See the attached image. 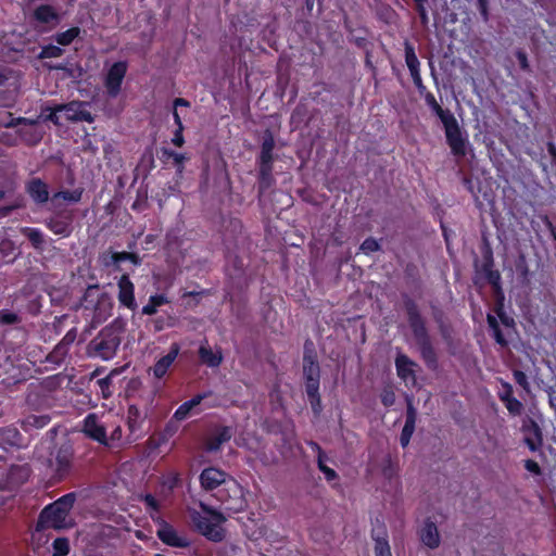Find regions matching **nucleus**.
Returning a JSON list of instances; mask_svg holds the SVG:
<instances>
[{"mask_svg":"<svg viewBox=\"0 0 556 556\" xmlns=\"http://www.w3.org/2000/svg\"><path fill=\"white\" fill-rule=\"evenodd\" d=\"M122 326L115 320L104 327L89 343V354L103 361L112 359L121 344Z\"/></svg>","mask_w":556,"mask_h":556,"instance_id":"nucleus-1","label":"nucleus"},{"mask_svg":"<svg viewBox=\"0 0 556 556\" xmlns=\"http://www.w3.org/2000/svg\"><path fill=\"white\" fill-rule=\"evenodd\" d=\"M75 498L76 496L74 493H67L52 504L46 506L40 513L37 528H67L70 526L67 522V517L74 506Z\"/></svg>","mask_w":556,"mask_h":556,"instance_id":"nucleus-2","label":"nucleus"},{"mask_svg":"<svg viewBox=\"0 0 556 556\" xmlns=\"http://www.w3.org/2000/svg\"><path fill=\"white\" fill-rule=\"evenodd\" d=\"M204 514L193 511L191 519L197 530L206 539L220 542L225 538V530L222 525L226 521V517L211 507L201 504Z\"/></svg>","mask_w":556,"mask_h":556,"instance_id":"nucleus-3","label":"nucleus"},{"mask_svg":"<svg viewBox=\"0 0 556 556\" xmlns=\"http://www.w3.org/2000/svg\"><path fill=\"white\" fill-rule=\"evenodd\" d=\"M85 308L93 306V320L96 323L104 321L112 312V300L106 293H99L97 287H89L84 299Z\"/></svg>","mask_w":556,"mask_h":556,"instance_id":"nucleus-4","label":"nucleus"},{"mask_svg":"<svg viewBox=\"0 0 556 556\" xmlns=\"http://www.w3.org/2000/svg\"><path fill=\"white\" fill-rule=\"evenodd\" d=\"M73 452L71 446L62 445L48 459V467L51 470L53 478L62 480L65 478L72 468Z\"/></svg>","mask_w":556,"mask_h":556,"instance_id":"nucleus-5","label":"nucleus"},{"mask_svg":"<svg viewBox=\"0 0 556 556\" xmlns=\"http://www.w3.org/2000/svg\"><path fill=\"white\" fill-rule=\"evenodd\" d=\"M218 500L224 504L225 509L231 513H239L245 509L243 488L236 481H231L226 489L219 491Z\"/></svg>","mask_w":556,"mask_h":556,"instance_id":"nucleus-6","label":"nucleus"},{"mask_svg":"<svg viewBox=\"0 0 556 556\" xmlns=\"http://www.w3.org/2000/svg\"><path fill=\"white\" fill-rule=\"evenodd\" d=\"M442 124L445 129L446 141L454 155L464 156L466 154V142L462 136L458 123L455 116L447 115L443 118Z\"/></svg>","mask_w":556,"mask_h":556,"instance_id":"nucleus-7","label":"nucleus"},{"mask_svg":"<svg viewBox=\"0 0 556 556\" xmlns=\"http://www.w3.org/2000/svg\"><path fill=\"white\" fill-rule=\"evenodd\" d=\"M74 215L72 211H58L47 218L45 224L54 235L70 237L73 231Z\"/></svg>","mask_w":556,"mask_h":556,"instance_id":"nucleus-8","label":"nucleus"},{"mask_svg":"<svg viewBox=\"0 0 556 556\" xmlns=\"http://www.w3.org/2000/svg\"><path fill=\"white\" fill-rule=\"evenodd\" d=\"M275 148L274 136L270 131H266L263 137L260 154V176L262 180L267 181L271 178L273 169V151Z\"/></svg>","mask_w":556,"mask_h":556,"instance_id":"nucleus-9","label":"nucleus"},{"mask_svg":"<svg viewBox=\"0 0 556 556\" xmlns=\"http://www.w3.org/2000/svg\"><path fill=\"white\" fill-rule=\"evenodd\" d=\"M157 538L166 545L173 547H188L190 545V541L187 536L180 535L169 523L164 521L161 518H157Z\"/></svg>","mask_w":556,"mask_h":556,"instance_id":"nucleus-10","label":"nucleus"},{"mask_svg":"<svg viewBox=\"0 0 556 556\" xmlns=\"http://www.w3.org/2000/svg\"><path fill=\"white\" fill-rule=\"evenodd\" d=\"M89 104L83 101H72L67 104H59L58 110L63 111L65 119L73 123L87 122L92 123L93 116L87 110Z\"/></svg>","mask_w":556,"mask_h":556,"instance_id":"nucleus-11","label":"nucleus"},{"mask_svg":"<svg viewBox=\"0 0 556 556\" xmlns=\"http://www.w3.org/2000/svg\"><path fill=\"white\" fill-rule=\"evenodd\" d=\"M405 308L416 342L419 343L430 340L416 303L412 300H407L405 301Z\"/></svg>","mask_w":556,"mask_h":556,"instance_id":"nucleus-12","label":"nucleus"},{"mask_svg":"<svg viewBox=\"0 0 556 556\" xmlns=\"http://www.w3.org/2000/svg\"><path fill=\"white\" fill-rule=\"evenodd\" d=\"M126 72L125 62H116L110 67L105 77V87L110 97L115 98L119 93Z\"/></svg>","mask_w":556,"mask_h":556,"instance_id":"nucleus-13","label":"nucleus"},{"mask_svg":"<svg viewBox=\"0 0 556 556\" xmlns=\"http://www.w3.org/2000/svg\"><path fill=\"white\" fill-rule=\"evenodd\" d=\"M303 372L305 377V389L311 393H314L316 390H319V365L315 361L314 356L304 354L303 357Z\"/></svg>","mask_w":556,"mask_h":556,"instance_id":"nucleus-14","label":"nucleus"},{"mask_svg":"<svg viewBox=\"0 0 556 556\" xmlns=\"http://www.w3.org/2000/svg\"><path fill=\"white\" fill-rule=\"evenodd\" d=\"M29 470L24 466L12 467L7 476L0 479V489L7 491H13L18 485L23 484L28 480Z\"/></svg>","mask_w":556,"mask_h":556,"instance_id":"nucleus-15","label":"nucleus"},{"mask_svg":"<svg viewBox=\"0 0 556 556\" xmlns=\"http://www.w3.org/2000/svg\"><path fill=\"white\" fill-rule=\"evenodd\" d=\"M84 432L99 443L109 445L105 428L94 414H90L85 418Z\"/></svg>","mask_w":556,"mask_h":556,"instance_id":"nucleus-16","label":"nucleus"},{"mask_svg":"<svg viewBox=\"0 0 556 556\" xmlns=\"http://www.w3.org/2000/svg\"><path fill=\"white\" fill-rule=\"evenodd\" d=\"M395 367L397 376L405 382L406 386H414L416 383V364L413 361H410L406 355L399 354L396 356Z\"/></svg>","mask_w":556,"mask_h":556,"instance_id":"nucleus-17","label":"nucleus"},{"mask_svg":"<svg viewBox=\"0 0 556 556\" xmlns=\"http://www.w3.org/2000/svg\"><path fill=\"white\" fill-rule=\"evenodd\" d=\"M180 352V346L178 343H173L169 348V351L166 355L162 356L155 365L150 368V371L153 374V376L157 379L163 378L169 367L173 365L175 359L177 358L178 354Z\"/></svg>","mask_w":556,"mask_h":556,"instance_id":"nucleus-18","label":"nucleus"},{"mask_svg":"<svg viewBox=\"0 0 556 556\" xmlns=\"http://www.w3.org/2000/svg\"><path fill=\"white\" fill-rule=\"evenodd\" d=\"M118 301L122 305L126 306L129 309H135L137 307L135 300V287L130 281L128 275H123L118 280Z\"/></svg>","mask_w":556,"mask_h":556,"instance_id":"nucleus-19","label":"nucleus"},{"mask_svg":"<svg viewBox=\"0 0 556 556\" xmlns=\"http://www.w3.org/2000/svg\"><path fill=\"white\" fill-rule=\"evenodd\" d=\"M226 473L215 467L204 469L200 475V482L203 489L212 491L226 482Z\"/></svg>","mask_w":556,"mask_h":556,"instance_id":"nucleus-20","label":"nucleus"},{"mask_svg":"<svg viewBox=\"0 0 556 556\" xmlns=\"http://www.w3.org/2000/svg\"><path fill=\"white\" fill-rule=\"evenodd\" d=\"M419 538L422 544L431 549L439 547L441 542L438 527L430 519L424 522V526L419 530Z\"/></svg>","mask_w":556,"mask_h":556,"instance_id":"nucleus-21","label":"nucleus"},{"mask_svg":"<svg viewBox=\"0 0 556 556\" xmlns=\"http://www.w3.org/2000/svg\"><path fill=\"white\" fill-rule=\"evenodd\" d=\"M198 353L201 362L208 367H218L223 362L222 350L219 348L212 349L207 341L201 343Z\"/></svg>","mask_w":556,"mask_h":556,"instance_id":"nucleus-22","label":"nucleus"},{"mask_svg":"<svg viewBox=\"0 0 556 556\" xmlns=\"http://www.w3.org/2000/svg\"><path fill=\"white\" fill-rule=\"evenodd\" d=\"M416 419H417V412L412 403H408L407 409H406V418H405V425L402 429V433L400 437V443L402 447H406L409 444L410 438L415 431L416 427Z\"/></svg>","mask_w":556,"mask_h":556,"instance_id":"nucleus-23","label":"nucleus"},{"mask_svg":"<svg viewBox=\"0 0 556 556\" xmlns=\"http://www.w3.org/2000/svg\"><path fill=\"white\" fill-rule=\"evenodd\" d=\"M26 191L37 204L47 203L49 200L48 186L40 178L31 179L26 186Z\"/></svg>","mask_w":556,"mask_h":556,"instance_id":"nucleus-24","label":"nucleus"},{"mask_svg":"<svg viewBox=\"0 0 556 556\" xmlns=\"http://www.w3.org/2000/svg\"><path fill=\"white\" fill-rule=\"evenodd\" d=\"M232 437V431L229 427H222L217 429L205 443V450L207 452H217L220 446L228 442Z\"/></svg>","mask_w":556,"mask_h":556,"instance_id":"nucleus-25","label":"nucleus"},{"mask_svg":"<svg viewBox=\"0 0 556 556\" xmlns=\"http://www.w3.org/2000/svg\"><path fill=\"white\" fill-rule=\"evenodd\" d=\"M34 18L40 24L56 25L60 21L58 12L52 5L41 4L34 10Z\"/></svg>","mask_w":556,"mask_h":556,"instance_id":"nucleus-26","label":"nucleus"},{"mask_svg":"<svg viewBox=\"0 0 556 556\" xmlns=\"http://www.w3.org/2000/svg\"><path fill=\"white\" fill-rule=\"evenodd\" d=\"M527 435L525 442L531 451H536L542 445V431L534 420H530L525 427Z\"/></svg>","mask_w":556,"mask_h":556,"instance_id":"nucleus-27","label":"nucleus"},{"mask_svg":"<svg viewBox=\"0 0 556 556\" xmlns=\"http://www.w3.org/2000/svg\"><path fill=\"white\" fill-rule=\"evenodd\" d=\"M83 195V189H75V190H64L55 192L50 202L53 210H59L60 207V201H67L71 203H77L81 200Z\"/></svg>","mask_w":556,"mask_h":556,"instance_id":"nucleus-28","label":"nucleus"},{"mask_svg":"<svg viewBox=\"0 0 556 556\" xmlns=\"http://www.w3.org/2000/svg\"><path fill=\"white\" fill-rule=\"evenodd\" d=\"M206 397V393H203V394H198L195 395L194 397H192L191 400L182 403L175 412L174 414V418L176 420H184L186 419L191 409L195 406H198L204 399Z\"/></svg>","mask_w":556,"mask_h":556,"instance_id":"nucleus-29","label":"nucleus"},{"mask_svg":"<svg viewBox=\"0 0 556 556\" xmlns=\"http://www.w3.org/2000/svg\"><path fill=\"white\" fill-rule=\"evenodd\" d=\"M21 232L25 237L28 238V240L30 241L31 245L36 250L43 251L46 240H45V235L42 233V231L40 229L31 228V227H23V228H21Z\"/></svg>","mask_w":556,"mask_h":556,"instance_id":"nucleus-30","label":"nucleus"},{"mask_svg":"<svg viewBox=\"0 0 556 556\" xmlns=\"http://www.w3.org/2000/svg\"><path fill=\"white\" fill-rule=\"evenodd\" d=\"M311 446L318 454V456H317V465H318L319 470L325 475V478L328 481L334 480L338 477V475H337V472L332 468L328 467L325 464L326 455L323 452V450L320 448V446L317 443H315V442H312Z\"/></svg>","mask_w":556,"mask_h":556,"instance_id":"nucleus-31","label":"nucleus"},{"mask_svg":"<svg viewBox=\"0 0 556 556\" xmlns=\"http://www.w3.org/2000/svg\"><path fill=\"white\" fill-rule=\"evenodd\" d=\"M49 422L50 417L48 415H29L21 421V426L25 431H29L31 429H41Z\"/></svg>","mask_w":556,"mask_h":556,"instance_id":"nucleus-32","label":"nucleus"},{"mask_svg":"<svg viewBox=\"0 0 556 556\" xmlns=\"http://www.w3.org/2000/svg\"><path fill=\"white\" fill-rule=\"evenodd\" d=\"M79 27H72L65 31L58 33L54 39L61 46H68L79 36Z\"/></svg>","mask_w":556,"mask_h":556,"instance_id":"nucleus-33","label":"nucleus"},{"mask_svg":"<svg viewBox=\"0 0 556 556\" xmlns=\"http://www.w3.org/2000/svg\"><path fill=\"white\" fill-rule=\"evenodd\" d=\"M405 62L410 74L419 72V60L415 53L414 47L409 43L405 45Z\"/></svg>","mask_w":556,"mask_h":556,"instance_id":"nucleus-34","label":"nucleus"},{"mask_svg":"<svg viewBox=\"0 0 556 556\" xmlns=\"http://www.w3.org/2000/svg\"><path fill=\"white\" fill-rule=\"evenodd\" d=\"M166 296L162 294H156L150 296L149 303L142 307V314L144 315H153L156 313L157 307L167 303Z\"/></svg>","mask_w":556,"mask_h":556,"instance_id":"nucleus-35","label":"nucleus"},{"mask_svg":"<svg viewBox=\"0 0 556 556\" xmlns=\"http://www.w3.org/2000/svg\"><path fill=\"white\" fill-rule=\"evenodd\" d=\"M417 344L419 346L421 356L427 362V364L434 366L435 363H437V357H435V352H434V350H433V348L431 345L430 340H427V341H424V342H419Z\"/></svg>","mask_w":556,"mask_h":556,"instance_id":"nucleus-36","label":"nucleus"},{"mask_svg":"<svg viewBox=\"0 0 556 556\" xmlns=\"http://www.w3.org/2000/svg\"><path fill=\"white\" fill-rule=\"evenodd\" d=\"M143 503H144L146 509L150 514L151 518L155 522H157V518H160L157 515L159 510H160V504H159L157 500L153 495L147 494L143 497Z\"/></svg>","mask_w":556,"mask_h":556,"instance_id":"nucleus-37","label":"nucleus"},{"mask_svg":"<svg viewBox=\"0 0 556 556\" xmlns=\"http://www.w3.org/2000/svg\"><path fill=\"white\" fill-rule=\"evenodd\" d=\"M425 99H426L427 104L438 115L440 121H442L443 118H446L447 115H452V113L448 110H443L440 106V104L437 102V100L432 93H428Z\"/></svg>","mask_w":556,"mask_h":556,"instance_id":"nucleus-38","label":"nucleus"},{"mask_svg":"<svg viewBox=\"0 0 556 556\" xmlns=\"http://www.w3.org/2000/svg\"><path fill=\"white\" fill-rule=\"evenodd\" d=\"M64 50L58 46L49 45L41 49L38 54V59H52L60 58L63 54Z\"/></svg>","mask_w":556,"mask_h":556,"instance_id":"nucleus-39","label":"nucleus"},{"mask_svg":"<svg viewBox=\"0 0 556 556\" xmlns=\"http://www.w3.org/2000/svg\"><path fill=\"white\" fill-rule=\"evenodd\" d=\"M53 556H66L70 552V543L65 538H58L53 541Z\"/></svg>","mask_w":556,"mask_h":556,"instance_id":"nucleus-40","label":"nucleus"},{"mask_svg":"<svg viewBox=\"0 0 556 556\" xmlns=\"http://www.w3.org/2000/svg\"><path fill=\"white\" fill-rule=\"evenodd\" d=\"M375 542L376 556H392L390 545L384 538H377Z\"/></svg>","mask_w":556,"mask_h":556,"instance_id":"nucleus-41","label":"nucleus"},{"mask_svg":"<svg viewBox=\"0 0 556 556\" xmlns=\"http://www.w3.org/2000/svg\"><path fill=\"white\" fill-rule=\"evenodd\" d=\"M3 440L10 445H16L20 440V432L15 428H3L0 430Z\"/></svg>","mask_w":556,"mask_h":556,"instance_id":"nucleus-42","label":"nucleus"},{"mask_svg":"<svg viewBox=\"0 0 556 556\" xmlns=\"http://www.w3.org/2000/svg\"><path fill=\"white\" fill-rule=\"evenodd\" d=\"M504 404H505V407L507 408V410L509 412V414H511L514 416L520 415L523 410L522 403L515 396L505 401Z\"/></svg>","mask_w":556,"mask_h":556,"instance_id":"nucleus-43","label":"nucleus"},{"mask_svg":"<svg viewBox=\"0 0 556 556\" xmlns=\"http://www.w3.org/2000/svg\"><path fill=\"white\" fill-rule=\"evenodd\" d=\"M67 350L59 343L53 351L49 354L48 359L53 363H60L67 354Z\"/></svg>","mask_w":556,"mask_h":556,"instance_id":"nucleus-44","label":"nucleus"},{"mask_svg":"<svg viewBox=\"0 0 556 556\" xmlns=\"http://www.w3.org/2000/svg\"><path fill=\"white\" fill-rule=\"evenodd\" d=\"M361 250L365 254H370L372 252H376V251L380 250V244L378 243V241L376 239L367 238L361 244Z\"/></svg>","mask_w":556,"mask_h":556,"instance_id":"nucleus-45","label":"nucleus"},{"mask_svg":"<svg viewBox=\"0 0 556 556\" xmlns=\"http://www.w3.org/2000/svg\"><path fill=\"white\" fill-rule=\"evenodd\" d=\"M502 390L498 392L500 400L504 403L505 401L514 397L513 386L506 381L501 380Z\"/></svg>","mask_w":556,"mask_h":556,"instance_id":"nucleus-46","label":"nucleus"},{"mask_svg":"<svg viewBox=\"0 0 556 556\" xmlns=\"http://www.w3.org/2000/svg\"><path fill=\"white\" fill-rule=\"evenodd\" d=\"M129 255V252H113L110 256V262H106L105 264L118 266L121 263L128 261Z\"/></svg>","mask_w":556,"mask_h":556,"instance_id":"nucleus-47","label":"nucleus"},{"mask_svg":"<svg viewBox=\"0 0 556 556\" xmlns=\"http://www.w3.org/2000/svg\"><path fill=\"white\" fill-rule=\"evenodd\" d=\"M180 481L179 473L177 472H169L163 480V485L166 486L168 490H173L178 485Z\"/></svg>","mask_w":556,"mask_h":556,"instance_id":"nucleus-48","label":"nucleus"},{"mask_svg":"<svg viewBox=\"0 0 556 556\" xmlns=\"http://www.w3.org/2000/svg\"><path fill=\"white\" fill-rule=\"evenodd\" d=\"M514 375V378H515V381L525 390V391H529L530 390V384H529V381H528V378L526 376V374L521 370H514L513 372Z\"/></svg>","mask_w":556,"mask_h":556,"instance_id":"nucleus-49","label":"nucleus"},{"mask_svg":"<svg viewBox=\"0 0 556 556\" xmlns=\"http://www.w3.org/2000/svg\"><path fill=\"white\" fill-rule=\"evenodd\" d=\"M312 409L315 414H318L321 409L320 406V396L318 390H316L314 393H311L309 391H306Z\"/></svg>","mask_w":556,"mask_h":556,"instance_id":"nucleus-50","label":"nucleus"},{"mask_svg":"<svg viewBox=\"0 0 556 556\" xmlns=\"http://www.w3.org/2000/svg\"><path fill=\"white\" fill-rule=\"evenodd\" d=\"M45 111L49 112V114L46 115V119L52 122L55 125L61 124L60 113H62L63 111H59L58 105H55L53 108H47Z\"/></svg>","mask_w":556,"mask_h":556,"instance_id":"nucleus-51","label":"nucleus"},{"mask_svg":"<svg viewBox=\"0 0 556 556\" xmlns=\"http://www.w3.org/2000/svg\"><path fill=\"white\" fill-rule=\"evenodd\" d=\"M17 320H18V317L16 314L8 312V311L0 312V324L12 325V324H15Z\"/></svg>","mask_w":556,"mask_h":556,"instance_id":"nucleus-52","label":"nucleus"},{"mask_svg":"<svg viewBox=\"0 0 556 556\" xmlns=\"http://www.w3.org/2000/svg\"><path fill=\"white\" fill-rule=\"evenodd\" d=\"M76 339V331L74 329L70 330L61 340V344L68 351L71 344Z\"/></svg>","mask_w":556,"mask_h":556,"instance_id":"nucleus-53","label":"nucleus"},{"mask_svg":"<svg viewBox=\"0 0 556 556\" xmlns=\"http://www.w3.org/2000/svg\"><path fill=\"white\" fill-rule=\"evenodd\" d=\"M525 468L531 473L541 475V468L535 460L527 459L525 462Z\"/></svg>","mask_w":556,"mask_h":556,"instance_id":"nucleus-54","label":"nucleus"},{"mask_svg":"<svg viewBox=\"0 0 556 556\" xmlns=\"http://www.w3.org/2000/svg\"><path fill=\"white\" fill-rule=\"evenodd\" d=\"M516 56L518 59V62H519V65L520 67L523 70V71H529V62H528V58H527V54L521 51V50H518L516 52Z\"/></svg>","mask_w":556,"mask_h":556,"instance_id":"nucleus-55","label":"nucleus"},{"mask_svg":"<svg viewBox=\"0 0 556 556\" xmlns=\"http://www.w3.org/2000/svg\"><path fill=\"white\" fill-rule=\"evenodd\" d=\"M165 154H167L169 157H172L174 160V163L178 166V167H181L184 161H185V155L181 154V153H177V152H174V151H165Z\"/></svg>","mask_w":556,"mask_h":556,"instance_id":"nucleus-56","label":"nucleus"},{"mask_svg":"<svg viewBox=\"0 0 556 556\" xmlns=\"http://www.w3.org/2000/svg\"><path fill=\"white\" fill-rule=\"evenodd\" d=\"M182 130L184 129L177 128L174 134V137L172 139V142L177 147H181L185 142L184 136H182Z\"/></svg>","mask_w":556,"mask_h":556,"instance_id":"nucleus-57","label":"nucleus"},{"mask_svg":"<svg viewBox=\"0 0 556 556\" xmlns=\"http://www.w3.org/2000/svg\"><path fill=\"white\" fill-rule=\"evenodd\" d=\"M424 4L425 3L417 4V10L422 23L426 24L428 22V14Z\"/></svg>","mask_w":556,"mask_h":556,"instance_id":"nucleus-58","label":"nucleus"},{"mask_svg":"<svg viewBox=\"0 0 556 556\" xmlns=\"http://www.w3.org/2000/svg\"><path fill=\"white\" fill-rule=\"evenodd\" d=\"M486 320H488V325H489V327H490L493 331H494V330L500 329V326H498L497 319H496L494 316H492V315H490V314H489V315H488Z\"/></svg>","mask_w":556,"mask_h":556,"instance_id":"nucleus-59","label":"nucleus"},{"mask_svg":"<svg viewBox=\"0 0 556 556\" xmlns=\"http://www.w3.org/2000/svg\"><path fill=\"white\" fill-rule=\"evenodd\" d=\"M493 336L495 341L501 345H506V340L503 337L501 329L494 330Z\"/></svg>","mask_w":556,"mask_h":556,"instance_id":"nucleus-60","label":"nucleus"},{"mask_svg":"<svg viewBox=\"0 0 556 556\" xmlns=\"http://www.w3.org/2000/svg\"><path fill=\"white\" fill-rule=\"evenodd\" d=\"M412 78H413V81L415 84V86L420 89V88H424L422 86V80H421V76H420V73L419 72H416V73H413L410 74Z\"/></svg>","mask_w":556,"mask_h":556,"instance_id":"nucleus-61","label":"nucleus"},{"mask_svg":"<svg viewBox=\"0 0 556 556\" xmlns=\"http://www.w3.org/2000/svg\"><path fill=\"white\" fill-rule=\"evenodd\" d=\"M36 123H37V121H35V119H28V118L20 117V118L16 119L15 123H12L11 125L23 124V125L34 126V125H36Z\"/></svg>","mask_w":556,"mask_h":556,"instance_id":"nucleus-62","label":"nucleus"},{"mask_svg":"<svg viewBox=\"0 0 556 556\" xmlns=\"http://www.w3.org/2000/svg\"><path fill=\"white\" fill-rule=\"evenodd\" d=\"M382 403L386 405V406H390L394 403V395L393 393H390V394H386L383 397H382Z\"/></svg>","mask_w":556,"mask_h":556,"instance_id":"nucleus-63","label":"nucleus"},{"mask_svg":"<svg viewBox=\"0 0 556 556\" xmlns=\"http://www.w3.org/2000/svg\"><path fill=\"white\" fill-rule=\"evenodd\" d=\"M547 152L555 160L556 159V146L553 142L547 143Z\"/></svg>","mask_w":556,"mask_h":556,"instance_id":"nucleus-64","label":"nucleus"}]
</instances>
